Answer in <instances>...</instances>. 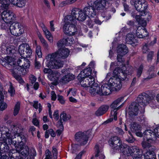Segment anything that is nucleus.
Masks as SVG:
<instances>
[{
  "label": "nucleus",
  "instance_id": "1",
  "mask_svg": "<svg viewBox=\"0 0 159 159\" xmlns=\"http://www.w3.org/2000/svg\"><path fill=\"white\" fill-rule=\"evenodd\" d=\"M70 52L68 49L64 48L59 49L55 52L48 54L46 57L47 67L55 69L61 68L63 66V62L57 58L65 59L68 56Z\"/></svg>",
  "mask_w": 159,
  "mask_h": 159
},
{
  "label": "nucleus",
  "instance_id": "2",
  "mask_svg": "<svg viewBox=\"0 0 159 159\" xmlns=\"http://www.w3.org/2000/svg\"><path fill=\"white\" fill-rule=\"evenodd\" d=\"M18 51L21 57L17 61V66L15 68V70H18L25 73L26 69L28 68L30 66V62L26 58L30 57L32 53V50L29 44L23 43L20 45L18 48Z\"/></svg>",
  "mask_w": 159,
  "mask_h": 159
},
{
  "label": "nucleus",
  "instance_id": "3",
  "mask_svg": "<svg viewBox=\"0 0 159 159\" xmlns=\"http://www.w3.org/2000/svg\"><path fill=\"white\" fill-rule=\"evenodd\" d=\"M64 21L65 24L63 27V31L69 36L73 35L77 31L76 21L70 15L65 16Z\"/></svg>",
  "mask_w": 159,
  "mask_h": 159
},
{
  "label": "nucleus",
  "instance_id": "4",
  "mask_svg": "<svg viewBox=\"0 0 159 159\" xmlns=\"http://www.w3.org/2000/svg\"><path fill=\"white\" fill-rule=\"evenodd\" d=\"M111 87L109 84H104L100 87L98 84L96 83L89 88V92L92 97L96 96L97 95H106L111 93Z\"/></svg>",
  "mask_w": 159,
  "mask_h": 159
},
{
  "label": "nucleus",
  "instance_id": "5",
  "mask_svg": "<svg viewBox=\"0 0 159 159\" xmlns=\"http://www.w3.org/2000/svg\"><path fill=\"white\" fill-rule=\"evenodd\" d=\"M124 97H121L118 98L117 99L115 100L110 105V107L111 109V115L110 118L107 120L106 122L108 123L112 121L113 120L115 121L117 120V111L120 108L123 106V103L120 106H118V104L121 102L123 101L124 100Z\"/></svg>",
  "mask_w": 159,
  "mask_h": 159
},
{
  "label": "nucleus",
  "instance_id": "6",
  "mask_svg": "<svg viewBox=\"0 0 159 159\" xmlns=\"http://www.w3.org/2000/svg\"><path fill=\"white\" fill-rule=\"evenodd\" d=\"M121 152L125 155L130 156L133 159L141 157L140 150L136 146L129 147L126 144V146L124 147Z\"/></svg>",
  "mask_w": 159,
  "mask_h": 159
},
{
  "label": "nucleus",
  "instance_id": "7",
  "mask_svg": "<svg viewBox=\"0 0 159 159\" xmlns=\"http://www.w3.org/2000/svg\"><path fill=\"white\" fill-rule=\"evenodd\" d=\"M108 143L112 149L120 150L121 152L126 146V144L122 143L120 138L117 136L111 137L109 140Z\"/></svg>",
  "mask_w": 159,
  "mask_h": 159
},
{
  "label": "nucleus",
  "instance_id": "8",
  "mask_svg": "<svg viewBox=\"0 0 159 159\" xmlns=\"http://www.w3.org/2000/svg\"><path fill=\"white\" fill-rule=\"evenodd\" d=\"M26 142V139L22 134L17 135V137L14 138H11L10 140L8 141L9 144H12L14 145L16 149L18 146H23L25 145Z\"/></svg>",
  "mask_w": 159,
  "mask_h": 159
},
{
  "label": "nucleus",
  "instance_id": "9",
  "mask_svg": "<svg viewBox=\"0 0 159 159\" xmlns=\"http://www.w3.org/2000/svg\"><path fill=\"white\" fill-rule=\"evenodd\" d=\"M11 33L15 36H20L24 32L22 25L18 23H13L11 25L10 28Z\"/></svg>",
  "mask_w": 159,
  "mask_h": 159
},
{
  "label": "nucleus",
  "instance_id": "10",
  "mask_svg": "<svg viewBox=\"0 0 159 159\" xmlns=\"http://www.w3.org/2000/svg\"><path fill=\"white\" fill-rule=\"evenodd\" d=\"M131 4L134 5L136 10L139 11H144L147 7V2L145 0H131Z\"/></svg>",
  "mask_w": 159,
  "mask_h": 159
},
{
  "label": "nucleus",
  "instance_id": "11",
  "mask_svg": "<svg viewBox=\"0 0 159 159\" xmlns=\"http://www.w3.org/2000/svg\"><path fill=\"white\" fill-rule=\"evenodd\" d=\"M139 104L136 102H133L129 106L128 109V114L131 119L134 118L137 116L139 111Z\"/></svg>",
  "mask_w": 159,
  "mask_h": 159
},
{
  "label": "nucleus",
  "instance_id": "12",
  "mask_svg": "<svg viewBox=\"0 0 159 159\" xmlns=\"http://www.w3.org/2000/svg\"><path fill=\"white\" fill-rule=\"evenodd\" d=\"M78 80L80 81V84L82 86L89 87L88 89V90L90 88L93 86L95 84H96V83H95L94 78L92 76L84 77L82 78L81 79Z\"/></svg>",
  "mask_w": 159,
  "mask_h": 159
},
{
  "label": "nucleus",
  "instance_id": "13",
  "mask_svg": "<svg viewBox=\"0 0 159 159\" xmlns=\"http://www.w3.org/2000/svg\"><path fill=\"white\" fill-rule=\"evenodd\" d=\"M151 97L145 93H143L139 94L137 99V101L143 106H146L150 102Z\"/></svg>",
  "mask_w": 159,
  "mask_h": 159
},
{
  "label": "nucleus",
  "instance_id": "14",
  "mask_svg": "<svg viewBox=\"0 0 159 159\" xmlns=\"http://www.w3.org/2000/svg\"><path fill=\"white\" fill-rule=\"evenodd\" d=\"M122 78L120 77H113L109 79L108 84L112 89H115L116 90L120 89L122 86L121 80Z\"/></svg>",
  "mask_w": 159,
  "mask_h": 159
},
{
  "label": "nucleus",
  "instance_id": "15",
  "mask_svg": "<svg viewBox=\"0 0 159 159\" xmlns=\"http://www.w3.org/2000/svg\"><path fill=\"white\" fill-rule=\"evenodd\" d=\"M2 17L4 21L11 22L16 20V16L11 11L6 10L2 13Z\"/></svg>",
  "mask_w": 159,
  "mask_h": 159
},
{
  "label": "nucleus",
  "instance_id": "16",
  "mask_svg": "<svg viewBox=\"0 0 159 159\" xmlns=\"http://www.w3.org/2000/svg\"><path fill=\"white\" fill-rule=\"evenodd\" d=\"M128 52V48L125 45L122 44L118 46L117 49L118 61L121 62L122 61V57L126 54Z\"/></svg>",
  "mask_w": 159,
  "mask_h": 159
},
{
  "label": "nucleus",
  "instance_id": "17",
  "mask_svg": "<svg viewBox=\"0 0 159 159\" xmlns=\"http://www.w3.org/2000/svg\"><path fill=\"white\" fill-rule=\"evenodd\" d=\"M0 62L3 66H6L9 65L10 66L12 67L13 70L15 71L16 70H15V68L14 67H16L17 65H16L14 59L13 58L7 56L5 57L4 58H3V60H1Z\"/></svg>",
  "mask_w": 159,
  "mask_h": 159
},
{
  "label": "nucleus",
  "instance_id": "18",
  "mask_svg": "<svg viewBox=\"0 0 159 159\" xmlns=\"http://www.w3.org/2000/svg\"><path fill=\"white\" fill-rule=\"evenodd\" d=\"M75 139L81 145H84L87 143L88 137L84 133L79 132L75 134Z\"/></svg>",
  "mask_w": 159,
  "mask_h": 159
},
{
  "label": "nucleus",
  "instance_id": "19",
  "mask_svg": "<svg viewBox=\"0 0 159 159\" xmlns=\"http://www.w3.org/2000/svg\"><path fill=\"white\" fill-rule=\"evenodd\" d=\"M144 140L148 142L152 143L156 139L153 130L147 129L145 130L143 133Z\"/></svg>",
  "mask_w": 159,
  "mask_h": 159
},
{
  "label": "nucleus",
  "instance_id": "20",
  "mask_svg": "<svg viewBox=\"0 0 159 159\" xmlns=\"http://www.w3.org/2000/svg\"><path fill=\"white\" fill-rule=\"evenodd\" d=\"M60 74L57 71H52L51 74L48 75V79L52 82L51 84L54 85H56L58 84V80Z\"/></svg>",
  "mask_w": 159,
  "mask_h": 159
},
{
  "label": "nucleus",
  "instance_id": "21",
  "mask_svg": "<svg viewBox=\"0 0 159 159\" xmlns=\"http://www.w3.org/2000/svg\"><path fill=\"white\" fill-rule=\"evenodd\" d=\"M82 10L87 16L93 17L96 14V11L93 5L85 7Z\"/></svg>",
  "mask_w": 159,
  "mask_h": 159
},
{
  "label": "nucleus",
  "instance_id": "22",
  "mask_svg": "<svg viewBox=\"0 0 159 159\" xmlns=\"http://www.w3.org/2000/svg\"><path fill=\"white\" fill-rule=\"evenodd\" d=\"M107 4L106 0H97L94 2L93 6L96 10H102L105 7Z\"/></svg>",
  "mask_w": 159,
  "mask_h": 159
},
{
  "label": "nucleus",
  "instance_id": "23",
  "mask_svg": "<svg viewBox=\"0 0 159 159\" xmlns=\"http://www.w3.org/2000/svg\"><path fill=\"white\" fill-rule=\"evenodd\" d=\"M24 145L17 147L15 151L20 153L24 157H26L29 154V148L28 146Z\"/></svg>",
  "mask_w": 159,
  "mask_h": 159
},
{
  "label": "nucleus",
  "instance_id": "24",
  "mask_svg": "<svg viewBox=\"0 0 159 159\" xmlns=\"http://www.w3.org/2000/svg\"><path fill=\"white\" fill-rule=\"evenodd\" d=\"M137 36L139 38H143L148 36V33L144 27L139 26L136 30Z\"/></svg>",
  "mask_w": 159,
  "mask_h": 159
},
{
  "label": "nucleus",
  "instance_id": "25",
  "mask_svg": "<svg viewBox=\"0 0 159 159\" xmlns=\"http://www.w3.org/2000/svg\"><path fill=\"white\" fill-rule=\"evenodd\" d=\"M133 71V67L130 66H125L122 67L121 75H123V78H122L123 80H125L127 75L131 74Z\"/></svg>",
  "mask_w": 159,
  "mask_h": 159
},
{
  "label": "nucleus",
  "instance_id": "26",
  "mask_svg": "<svg viewBox=\"0 0 159 159\" xmlns=\"http://www.w3.org/2000/svg\"><path fill=\"white\" fill-rule=\"evenodd\" d=\"M92 72V70L90 67L87 68L82 71L78 75V79H81L84 77H89Z\"/></svg>",
  "mask_w": 159,
  "mask_h": 159
},
{
  "label": "nucleus",
  "instance_id": "27",
  "mask_svg": "<svg viewBox=\"0 0 159 159\" xmlns=\"http://www.w3.org/2000/svg\"><path fill=\"white\" fill-rule=\"evenodd\" d=\"M95 159H104L105 156L102 153V150L99 148V146L96 145L95 146Z\"/></svg>",
  "mask_w": 159,
  "mask_h": 159
},
{
  "label": "nucleus",
  "instance_id": "28",
  "mask_svg": "<svg viewBox=\"0 0 159 159\" xmlns=\"http://www.w3.org/2000/svg\"><path fill=\"white\" fill-rule=\"evenodd\" d=\"M15 151L14 149L9 151L8 156L10 159H24L23 157H22L20 153Z\"/></svg>",
  "mask_w": 159,
  "mask_h": 159
},
{
  "label": "nucleus",
  "instance_id": "29",
  "mask_svg": "<svg viewBox=\"0 0 159 159\" xmlns=\"http://www.w3.org/2000/svg\"><path fill=\"white\" fill-rule=\"evenodd\" d=\"M108 108L109 107L108 106H102L96 111L95 114L97 116H101L107 111Z\"/></svg>",
  "mask_w": 159,
  "mask_h": 159
},
{
  "label": "nucleus",
  "instance_id": "30",
  "mask_svg": "<svg viewBox=\"0 0 159 159\" xmlns=\"http://www.w3.org/2000/svg\"><path fill=\"white\" fill-rule=\"evenodd\" d=\"M125 41L126 43L130 44L134 43L137 42L134 35L132 33H129L127 34Z\"/></svg>",
  "mask_w": 159,
  "mask_h": 159
},
{
  "label": "nucleus",
  "instance_id": "31",
  "mask_svg": "<svg viewBox=\"0 0 159 159\" xmlns=\"http://www.w3.org/2000/svg\"><path fill=\"white\" fill-rule=\"evenodd\" d=\"M0 150L2 154L5 153L8 154L9 151L11 150H9V147L7 144L4 141L3 142H0Z\"/></svg>",
  "mask_w": 159,
  "mask_h": 159
},
{
  "label": "nucleus",
  "instance_id": "32",
  "mask_svg": "<svg viewBox=\"0 0 159 159\" xmlns=\"http://www.w3.org/2000/svg\"><path fill=\"white\" fill-rule=\"evenodd\" d=\"M42 29L47 39L50 42L53 41L52 36L50 31L47 29L43 24L42 26Z\"/></svg>",
  "mask_w": 159,
  "mask_h": 159
},
{
  "label": "nucleus",
  "instance_id": "33",
  "mask_svg": "<svg viewBox=\"0 0 159 159\" xmlns=\"http://www.w3.org/2000/svg\"><path fill=\"white\" fill-rule=\"evenodd\" d=\"M74 78V75L70 74H68L64 76L60 80V82L65 84L67 83L70 81L72 80Z\"/></svg>",
  "mask_w": 159,
  "mask_h": 159
},
{
  "label": "nucleus",
  "instance_id": "34",
  "mask_svg": "<svg viewBox=\"0 0 159 159\" xmlns=\"http://www.w3.org/2000/svg\"><path fill=\"white\" fill-rule=\"evenodd\" d=\"M13 5L19 7H24L25 4V0H10Z\"/></svg>",
  "mask_w": 159,
  "mask_h": 159
},
{
  "label": "nucleus",
  "instance_id": "35",
  "mask_svg": "<svg viewBox=\"0 0 159 159\" xmlns=\"http://www.w3.org/2000/svg\"><path fill=\"white\" fill-rule=\"evenodd\" d=\"M130 128L131 131L134 133L135 132L139 131L141 129V127L138 124L134 122L131 123Z\"/></svg>",
  "mask_w": 159,
  "mask_h": 159
},
{
  "label": "nucleus",
  "instance_id": "36",
  "mask_svg": "<svg viewBox=\"0 0 159 159\" xmlns=\"http://www.w3.org/2000/svg\"><path fill=\"white\" fill-rule=\"evenodd\" d=\"M144 159H156L155 154L153 153L152 151H147L144 154Z\"/></svg>",
  "mask_w": 159,
  "mask_h": 159
},
{
  "label": "nucleus",
  "instance_id": "37",
  "mask_svg": "<svg viewBox=\"0 0 159 159\" xmlns=\"http://www.w3.org/2000/svg\"><path fill=\"white\" fill-rule=\"evenodd\" d=\"M150 143H151L144 140L142 143L143 148L146 149L147 151H152V149H154V148H153L154 147L152 146Z\"/></svg>",
  "mask_w": 159,
  "mask_h": 159
},
{
  "label": "nucleus",
  "instance_id": "38",
  "mask_svg": "<svg viewBox=\"0 0 159 159\" xmlns=\"http://www.w3.org/2000/svg\"><path fill=\"white\" fill-rule=\"evenodd\" d=\"M10 0H0V7L3 9H7L10 5Z\"/></svg>",
  "mask_w": 159,
  "mask_h": 159
},
{
  "label": "nucleus",
  "instance_id": "39",
  "mask_svg": "<svg viewBox=\"0 0 159 159\" xmlns=\"http://www.w3.org/2000/svg\"><path fill=\"white\" fill-rule=\"evenodd\" d=\"M135 19L139 24L142 26L144 27L146 25L147 23L145 18H143L139 15H137L135 16Z\"/></svg>",
  "mask_w": 159,
  "mask_h": 159
},
{
  "label": "nucleus",
  "instance_id": "40",
  "mask_svg": "<svg viewBox=\"0 0 159 159\" xmlns=\"http://www.w3.org/2000/svg\"><path fill=\"white\" fill-rule=\"evenodd\" d=\"M12 129L15 133L17 134V135L22 134L21 132L23 131V129L20 125H13L12 126Z\"/></svg>",
  "mask_w": 159,
  "mask_h": 159
},
{
  "label": "nucleus",
  "instance_id": "41",
  "mask_svg": "<svg viewBox=\"0 0 159 159\" xmlns=\"http://www.w3.org/2000/svg\"><path fill=\"white\" fill-rule=\"evenodd\" d=\"M81 9L77 8H74L72 10L71 15H70L72 17L73 19H75L76 20H77L78 17V15L79 14L80 12V11Z\"/></svg>",
  "mask_w": 159,
  "mask_h": 159
},
{
  "label": "nucleus",
  "instance_id": "42",
  "mask_svg": "<svg viewBox=\"0 0 159 159\" xmlns=\"http://www.w3.org/2000/svg\"><path fill=\"white\" fill-rule=\"evenodd\" d=\"M122 70H120L119 67L116 68L113 71V74L114 76V77H120L122 78H123V75H121Z\"/></svg>",
  "mask_w": 159,
  "mask_h": 159
},
{
  "label": "nucleus",
  "instance_id": "43",
  "mask_svg": "<svg viewBox=\"0 0 159 159\" xmlns=\"http://www.w3.org/2000/svg\"><path fill=\"white\" fill-rule=\"evenodd\" d=\"M78 17L77 20L81 21H83L86 18L87 16L85 14L82 9H81L79 14L78 15Z\"/></svg>",
  "mask_w": 159,
  "mask_h": 159
},
{
  "label": "nucleus",
  "instance_id": "44",
  "mask_svg": "<svg viewBox=\"0 0 159 159\" xmlns=\"http://www.w3.org/2000/svg\"><path fill=\"white\" fill-rule=\"evenodd\" d=\"M70 118V115L66 114L64 112H61L60 115V119L64 121L69 120Z\"/></svg>",
  "mask_w": 159,
  "mask_h": 159
},
{
  "label": "nucleus",
  "instance_id": "45",
  "mask_svg": "<svg viewBox=\"0 0 159 159\" xmlns=\"http://www.w3.org/2000/svg\"><path fill=\"white\" fill-rule=\"evenodd\" d=\"M16 48L13 46H10L7 47L6 49V53L7 54H13L15 53L17 50Z\"/></svg>",
  "mask_w": 159,
  "mask_h": 159
},
{
  "label": "nucleus",
  "instance_id": "46",
  "mask_svg": "<svg viewBox=\"0 0 159 159\" xmlns=\"http://www.w3.org/2000/svg\"><path fill=\"white\" fill-rule=\"evenodd\" d=\"M10 22H7L6 21H4L2 23L1 25V27L2 29L7 30L10 29V26L11 25Z\"/></svg>",
  "mask_w": 159,
  "mask_h": 159
},
{
  "label": "nucleus",
  "instance_id": "47",
  "mask_svg": "<svg viewBox=\"0 0 159 159\" xmlns=\"http://www.w3.org/2000/svg\"><path fill=\"white\" fill-rule=\"evenodd\" d=\"M20 102H18L15 105L13 112L14 116L17 115L19 113L20 108Z\"/></svg>",
  "mask_w": 159,
  "mask_h": 159
},
{
  "label": "nucleus",
  "instance_id": "48",
  "mask_svg": "<svg viewBox=\"0 0 159 159\" xmlns=\"http://www.w3.org/2000/svg\"><path fill=\"white\" fill-rule=\"evenodd\" d=\"M148 76L147 77L144 78V80L148 81L150 79L155 77L156 76V74L154 72H148Z\"/></svg>",
  "mask_w": 159,
  "mask_h": 159
},
{
  "label": "nucleus",
  "instance_id": "49",
  "mask_svg": "<svg viewBox=\"0 0 159 159\" xmlns=\"http://www.w3.org/2000/svg\"><path fill=\"white\" fill-rule=\"evenodd\" d=\"M154 52L153 51H150L148 54L147 56V60L149 62H151L153 59Z\"/></svg>",
  "mask_w": 159,
  "mask_h": 159
},
{
  "label": "nucleus",
  "instance_id": "50",
  "mask_svg": "<svg viewBox=\"0 0 159 159\" xmlns=\"http://www.w3.org/2000/svg\"><path fill=\"white\" fill-rule=\"evenodd\" d=\"M36 53L39 57H42V53L41 47L39 45H37L36 46Z\"/></svg>",
  "mask_w": 159,
  "mask_h": 159
},
{
  "label": "nucleus",
  "instance_id": "51",
  "mask_svg": "<svg viewBox=\"0 0 159 159\" xmlns=\"http://www.w3.org/2000/svg\"><path fill=\"white\" fill-rule=\"evenodd\" d=\"M63 41H65V44L69 45L72 43L74 41V39L72 37L67 38L66 39H63Z\"/></svg>",
  "mask_w": 159,
  "mask_h": 159
},
{
  "label": "nucleus",
  "instance_id": "52",
  "mask_svg": "<svg viewBox=\"0 0 159 159\" xmlns=\"http://www.w3.org/2000/svg\"><path fill=\"white\" fill-rule=\"evenodd\" d=\"M8 91L11 96H13L15 94V90L12 86V84L11 83H10L9 89Z\"/></svg>",
  "mask_w": 159,
  "mask_h": 159
},
{
  "label": "nucleus",
  "instance_id": "53",
  "mask_svg": "<svg viewBox=\"0 0 159 159\" xmlns=\"http://www.w3.org/2000/svg\"><path fill=\"white\" fill-rule=\"evenodd\" d=\"M45 157L44 159H52V156L51 152L48 150L47 149L45 151Z\"/></svg>",
  "mask_w": 159,
  "mask_h": 159
},
{
  "label": "nucleus",
  "instance_id": "54",
  "mask_svg": "<svg viewBox=\"0 0 159 159\" xmlns=\"http://www.w3.org/2000/svg\"><path fill=\"white\" fill-rule=\"evenodd\" d=\"M143 69V66L141 65L138 69L137 75L138 77H139L141 75Z\"/></svg>",
  "mask_w": 159,
  "mask_h": 159
},
{
  "label": "nucleus",
  "instance_id": "55",
  "mask_svg": "<svg viewBox=\"0 0 159 159\" xmlns=\"http://www.w3.org/2000/svg\"><path fill=\"white\" fill-rule=\"evenodd\" d=\"M77 0H67L64 2H62L61 3L63 6H65L67 4H70L74 3Z\"/></svg>",
  "mask_w": 159,
  "mask_h": 159
},
{
  "label": "nucleus",
  "instance_id": "56",
  "mask_svg": "<svg viewBox=\"0 0 159 159\" xmlns=\"http://www.w3.org/2000/svg\"><path fill=\"white\" fill-rule=\"evenodd\" d=\"M153 131L156 138L157 137L159 138V126L153 129Z\"/></svg>",
  "mask_w": 159,
  "mask_h": 159
},
{
  "label": "nucleus",
  "instance_id": "57",
  "mask_svg": "<svg viewBox=\"0 0 159 159\" xmlns=\"http://www.w3.org/2000/svg\"><path fill=\"white\" fill-rule=\"evenodd\" d=\"M57 100L59 102L62 104H63L65 103V100L63 97L60 95H57Z\"/></svg>",
  "mask_w": 159,
  "mask_h": 159
},
{
  "label": "nucleus",
  "instance_id": "58",
  "mask_svg": "<svg viewBox=\"0 0 159 159\" xmlns=\"http://www.w3.org/2000/svg\"><path fill=\"white\" fill-rule=\"evenodd\" d=\"M53 156L54 159H57V149L54 147H53L52 150V151Z\"/></svg>",
  "mask_w": 159,
  "mask_h": 159
},
{
  "label": "nucleus",
  "instance_id": "59",
  "mask_svg": "<svg viewBox=\"0 0 159 159\" xmlns=\"http://www.w3.org/2000/svg\"><path fill=\"white\" fill-rule=\"evenodd\" d=\"M149 50L147 43H145L142 48V52L144 53H146Z\"/></svg>",
  "mask_w": 159,
  "mask_h": 159
},
{
  "label": "nucleus",
  "instance_id": "60",
  "mask_svg": "<svg viewBox=\"0 0 159 159\" xmlns=\"http://www.w3.org/2000/svg\"><path fill=\"white\" fill-rule=\"evenodd\" d=\"M3 134H4V137H5V139L3 140L4 142L5 141L7 140V139L8 140H10V139H11V134L8 132H6L5 134L4 133Z\"/></svg>",
  "mask_w": 159,
  "mask_h": 159
},
{
  "label": "nucleus",
  "instance_id": "61",
  "mask_svg": "<svg viewBox=\"0 0 159 159\" xmlns=\"http://www.w3.org/2000/svg\"><path fill=\"white\" fill-rule=\"evenodd\" d=\"M53 116L54 119L56 120H57L59 118L58 110H56L54 112Z\"/></svg>",
  "mask_w": 159,
  "mask_h": 159
},
{
  "label": "nucleus",
  "instance_id": "62",
  "mask_svg": "<svg viewBox=\"0 0 159 159\" xmlns=\"http://www.w3.org/2000/svg\"><path fill=\"white\" fill-rule=\"evenodd\" d=\"M14 77L17 80H18L19 83L20 84H22L24 83V80L20 77L18 75H16L14 76Z\"/></svg>",
  "mask_w": 159,
  "mask_h": 159
},
{
  "label": "nucleus",
  "instance_id": "63",
  "mask_svg": "<svg viewBox=\"0 0 159 159\" xmlns=\"http://www.w3.org/2000/svg\"><path fill=\"white\" fill-rule=\"evenodd\" d=\"M0 104H1L0 105V109L1 110L3 111L7 107V105L5 103L2 102V103H0Z\"/></svg>",
  "mask_w": 159,
  "mask_h": 159
},
{
  "label": "nucleus",
  "instance_id": "64",
  "mask_svg": "<svg viewBox=\"0 0 159 159\" xmlns=\"http://www.w3.org/2000/svg\"><path fill=\"white\" fill-rule=\"evenodd\" d=\"M36 78L33 75H31L30 77V80L31 84H34L36 80Z\"/></svg>",
  "mask_w": 159,
  "mask_h": 159
}]
</instances>
